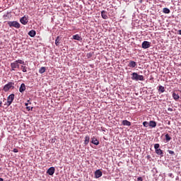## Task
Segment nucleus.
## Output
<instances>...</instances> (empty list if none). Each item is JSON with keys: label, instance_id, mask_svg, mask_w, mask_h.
Segmentation results:
<instances>
[{"label": "nucleus", "instance_id": "obj_1", "mask_svg": "<svg viewBox=\"0 0 181 181\" xmlns=\"http://www.w3.org/2000/svg\"><path fill=\"white\" fill-rule=\"evenodd\" d=\"M19 64H25V62L22 59H18L11 64V71H15V69H19Z\"/></svg>", "mask_w": 181, "mask_h": 181}, {"label": "nucleus", "instance_id": "obj_2", "mask_svg": "<svg viewBox=\"0 0 181 181\" xmlns=\"http://www.w3.org/2000/svg\"><path fill=\"white\" fill-rule=\"evenodd\" d=\"M132 80H134V81H144L145 78L144 76L138 74L136 72H134L132 74Z\"/></svg>", "mask_w": 181, "mask_h": 181}, {"label": "nucleus", "instance_id": "obj_3", "mask_svg": "<svg viewBox=\"0 0 181 181\" xmlns=\"http://www.w3.org/2000/svg\"><path fill=\"white\" fill-rule=\"evenodd\" d=\"M15 83L13 82H8L7 84H6L4 86V87L3 88L4 91H5V93H7V91H9V90H11V88H12V90H13V88H15Z\"/></svg>", "mask_w": 181, "mask_h": 181}, {"label": "nucleus", "instance_id": "obj_4", "mask_svg": "<svg viewBox=\"0 0 181 181\" xmlns=\"http://www.w3.org/2000/svg\"><path fill=\"white\" fill-rule=\"evenodd\" d=\"M8 25L10 28H16V29L21 28V24L18 21H8Z\"/></svg>", "mask_w": 181, "mask_h": 181}, {"label": "nucleus", "instance_id": "obj_5", "mask_svg": "<svg viewBox=\"0 0 181 181\" xmlns=\"http://www.w3.org/2000/svg\"><path fill=\"white\" fill-rule=\"evenodd\" d=\"M13 100H15V94L12 93L7 98L6 107H9V105L13 103Z\"/></svg>", "mask_w": 181, "mask_h": 181}, {"label": "nucleus", "instance_id": "obj_6", "mask_svg": "<svg viewBox=\"0 0 181 181\" xmlns=\"http://www.w3.org/2000/svg\"><path fill=\"white\" fill-rule=\"evenodd\" d=\"M54 172H56L54 167H51L47 170V175H49V176H53V175H54Z\"/></svg>", "mask_w": 181, "mask_h": 181}, {"label": "nucleus", "instance_id": "obj_7", "mask_svg": "<svg viewBox=\"0 0 181 181\" xmlns=\"http://www.w3.org/2000/svg\"><path fill=\"white\" fill-rule=\"evenodd\" d=\"M141 47L143 49H149V47H151V42L144 41L142 42Z\"/></svg>", "mask_w": 181, "mask_h": 181}, {"label": "nucleus", "instance_id": "obj_8", "mask_svg": "<svg viewBox=\"0 0 181 181\" xmlns=\"http://www.w3.org/2000/svg\"><path fill=\"white\" fill-rule=\"evenodd\" d=\"M20 22L21 23H22V25H27L29 21L28 20V18H26V16H23L21 18Z\"/></svg>", "mask_w": 181, "mask_h": 181}, {"label": "nucleus", "instance_id": "obj_9", "mask_svg": "<svg viewBox=\"0 0 181 181\" xmlns=\"http://www.w3.org/2000/svg\"><path fill=\"white\" fill-rule=\"evenodd\" d=\"M101 176H103V172H101L100 170H97L95 172V177L96 179H98V177H101Z\"/></svg>", "mask_w": 181, "mask_h": 181}, {"label": "nucleus", "instance_id": "obj_10", "mask_svg": "<svg viewBox=\"0 0 181 181\" xmlns=\"http://www.w3.org/2000/svg\"><path fill=\"white\" fill-rule=\"evenodd\" d=\"M107 13H108L104 10L101 11V16L103 19H108Z\"/></svg>", "mask_w": 181, "mask_h": 181}, {"label": "nucleus", "instance_id": "obj_11", "mask_svg": "<svg viewBox=\"0 0 181 181\" xmlns=\"http://www.w3.org/2000/svg\"><path fill=\"white\" fill-rule=\"evenodd\" d=\"M72 39H74V40H78L79 42L83 40V38H81V37L78 34L73 35Z\"/></svg>", "mask_w": 181, "mask_h": 181}, {"label": "nucleus", "instance_id": "obj_12", "mask_svg": "<svg viewBox=\"0 0 181 181\" xmlns=\"http://www.w3.org/2000/svg\"><path fill=\"white\" fill-rule=\"evenodd\" d=\"M148 127H151V128H156V122H155L153 120H151L148 122Z\"/></svg>", "mask_w": 181, "mask_h": 181}, {"label": "nucleus", "instance_id": "obj_13", "mask_svg": "<svg viewBox=\"0 0 181 181\" xmlns=\"http://www.w3.org/2000/svg\"><path fill=\"white\" fill-rule=\"evenodd\" d=\"M122 125H124V127H131V122L128 121V120H123L122 122Z\"/></svg>", "mask_w": 181, "mask_h": 181}, {"label": "nucleus", "instance_id": "obj_14", "mask_svg": "<svg viewBox=\"0 0 181 181\" xmlns=\"http://www.w3.org/2000/svg\"><path fill=\"white\" fill-rule=\"evenodd\" d=\"M25 90H26V86L25 85V83H22L20 86L19 91L20 93H23Z\"/></svg>", "mask_w": 181, "mask_h": 181}, {"label": "nucleus", "instance_id": "obj_15", "mask_svg": "<svg viewBox=\"0 0 181 181\" xmlns=\"http://www.w3.org/2000/svg\"><path fill=\"white\" fill-rule=\"evenodd\" d=\"M129 67H132V69H134V67H136V62L134 61H130L129 63Z\"/></svg>", "mask_w": 181, "mask_h": 181}, {"label": "nucleus", "instance_id": "obj_16", "mask_svg": "<svg viewBox=\"0 0 181 181\" xmlns=\"http://www.w3.org/2000/svg\"><path fill=\"white\" fill-rule=\"evenodd\" d=\"M173 98L175 100L177 101L179 98H180V96H179V94H176V93L173 92Z\"/></svg>", "mask_w": 181, "mask_h": 181}, {"label": "nucleus", "instance_id": "obj_17", "mask_svg": "<svg viewBox=\"0 0 181 181\" xmlns=\"http://www.w3.org/2000/svg\"><path fill=\"white\" fill-rule=\"evenodd\" d=\"M91 142L93 144V145H99L100 144V141H98V140L95 137H93L92 139Z\"/></svg>", "mask_w": 181, "mask_h": 181}, {"label": "nucleus", "instance_id": "obj_18", "mask_svg": "<svg viewBox=\"0 0 181 181\" xmlns=\"http://www.w3.org/2000/svg\"><path fill=\"white\" fill-rule=\"evenodd\" d=\"M28 35L30 37H35V36H36V31L32 30L28 33Z\"/></svg>", "mask_w": 181, "mask_h": 181}, {"label": "nucleus", "instance_id": "obj_19", "mask_svg": "<svg viewBox=\"0 0 181 181\" xmlns=\"http://www.w3.org/2000/svg\"><path fill=\"white\" fill-rule=\"evenodd\" d=\"M156 153L157 155H160V156H161V157L163 156V151L160 148L156 150Z\"/></svg>", "mask_w": 181, "mask_h": 181}, {"label": "nucleus", "instance_id": "obj_20", "mask_svg": "<svg viewBox=\"0 0 181 181\" xmlns=\"http://www.w3.org/2000/svg\"><path fill=\"white\" fill-rule=\"evenodd\" d=\"M45 71H46V67L42 66L39 69V73L40 74H43V73H45Z\"/></svg>", "mask_w": 181, "mask_h": 181}, {"label": "nucleus", "instance_id": "obj_21", "mask_svg": "<svg viewBox=\"0 0 181 181\" xmlns=\"http://www.w3.org/2000/svg\"><path fill=\"white\" fill-rule=\"evenodd\" d=\"M88 142H90V136H86L84 141L85 145H88Z\"/></svg>", "mask_w": 181, "mask_h": 181}, {"label": "nucleus", "instance_id": "obj_22", "mask_svg": "<svg viewBox=\"0 0 181 181\" xmlns=\"http://www.w3.org/2000/svg\"><path fill=\"white\" fill-rule=\"evenodd\" d=\"M55 45L56 46H59V45H60V37L59 36L57 37L55 40Z\"/></svg>", "mask_w": 181, "mask_h": 181}, {"label": "nucleus", "instance_id": "obj_23", "mask_svg": "<svg viewBox=\"0 0 181 181\" xmlns=\"http://www.w3.org/2000/svg\"><path fill=\"white\" fill-rule=\"evenodd\" d=\"M21 67V70H22L23 73H27L28 67H26L23 65H22Z\"/></svg>", "mask_w": 181, "mask_h": 181}, {"label": "nucleus", "instance_id": "obj_24", "mask_svg": "<svg viewBox=\"0 0 181 181\" xmlns=\"http://www.w3.org/2000/svg\"><path fill=\"white\" fill-rule=\"evenodd\" d=\"M163 13H170V10L168 8H163Z\"/></svg>", "mask_w": 181, "mask_h": 181}, {"label": "nucleus", "instance_id": "obj_25", "mask_svg": "<svg viewBox=\"0 0 181 181\" xmlns=\"http://www.w3.org/2000/svg\"><path fill=\"white\" fill-rule=\"evenodd\" d=\"M172 139V137H170V136H169V134H165V141L167 142H169V141H170Z\"/></svg>", "mask_w": 181, "mask_h": 181}, {"label": "nucleus", "instance_id": "obj_26", "mask_svg": "<svg viewBox=\"0 0 181 181\" xmlns=\"http://www.w3.org/2000/svg\"><path fill=\"white\" fill-rule=\"evenodd\" d=\"M158 91H160V93H165V87L160 86Z\"/></svg>", "mask_w": 181, "mask_h": 181}, {"label": "nucleus", "instance_id": "obj_27", "mask_svg": "<svg viewBox=\"0 0 181 181\" xmlns=\"http://www.w3.org/2000/svg\"><path fill=\"white\" fill-rule=\"evenodd\" d=\"M143 125H144V127H145V128H148L149 127V122H144Z\"/></svg>", "mask_w": 181, "mask_h": 181}, {"label": "nucleus", "instance_id": "obj_28", "mask_svg": "<svg viewBox=\"0 0 181 181\" xmlns=\"http://www.w3.org/2000/svg\"><path fill=\"white\" fill-rule=\"evenodd\" d=\"M93 52H89L86 54V57H88V59H90V57H93Z\"/></svg>", "mask_w": 181, "mask_h": 181}, {"label": "nucleus", "instance_id": "obj_29", "mask_svg": "<svg viewBox=\"0 0 181 181\" xmlns=\"http://www.w3.org/2000/svg\"><path fill=\"white\" fill-rule=\"evenodd\" d=\"M159 146H160V145H159V144H156L154 145V148L156 150L159 149Z\"/></svg>", "mask_w": 181, "mask_h": 181}, {"label": "nucleus", "instance_id": "obj_30", "mask_svg": "<svg viewBox=\"0 0 181 181\" xmlns=\"http://www.w3.org/2000/svg\"><path fill=\"white\" fill-rule=\"evenodd\" d=\"M168 152L170 153V155H175V151L172 150H168Z\"/></svg>", "mask_w": 181, "mask_h": 181}, {"label": "nucleus", "instance_id": "obj_31", "mask_svg": "<svg viewBox=\"0 0 181 181\" xmlns=\"http://www.w3.org/2000/svg\"><path fill=\"white\" fill-rule=\"evenodd\" d=\"M137 181H144V179H142V177H139Z\"/></svg>", "mask_w": 181, "mask_h": 181}, {"label": "nucleus", "instance_id": "obj_32", "mask_svg": "<svg viewBox=\"0 0 181 181\" xmlns=\"http://www.w3.org/2000/svg\"><path fill=\"white\" fill-rule=\"evenodd\" d=\"M13 152H14L15 153H18V148H14L13 150Z\"/></svg>", "mask_w": 181, "mask_h": 181}, {"label": "nucleus", "instance_id": "obj_33", "mask_svg": "<svg viewBox=\"0 0 181 181\" xmlns=\"http://www.w3.org/2000/svg\"><path fill=\"white\" fill-rule=\"evenodd\" d=\"M168 111H173V109L170 108V107H168Z\"/></svg>", "mask_w": 181, "mask_h": 181}, {"label": "nucleus", "instance_id": "obj_34", "mask_svg": "<svg viewBox=\"0 0 181 181\" xmlns=\"http://www.w3.org/2000/svg\"><path fill=\"white\" fill-rule=\"evenodd\" d=\"M26 109L28 110V111H30V107L27 106Z\"/></svg>", "mask_w": 181, "mask_h": 181}, {"label": "nucleus", "instance_id": "obj_35", "mask_svg": "<svg viewBox=\"0 0 181 181\" xmlns=\"http://www.w3.org/2000/svg\"><path fill=\"white\" fill-rule=\"evenodd\" d=\"M2 106V100H0V107Z\"/></svg>", "mask_w": 181, "mask_h": 181}, {"label": "nucleus", "instance_id": "obj_36", "mask_svg": "<svg viewBox=\"0 0 181 181\" xmlns=\"http://www.w3.org/2000/svg\"><path fill=\"white\" fill-rule=\"evenodd\" d=\"M0 181H4V178L0 177Z\"/></svg>", "mask_w": 181, "mask_h": 181}, {"label": "nucleus", "instance_id": "obj_37", "mask_svg": "<svg viewBox=\"0 0 181 181\" xmlns=\"http://www.w3.org/2000/svg\"><path fill=\"white\" fill-rule=\"evenodd\" d=\"M28 103H25V106L28 107Z\"/></svg>", "mask_w": 181, "mask_h": 181}]
</instances>
